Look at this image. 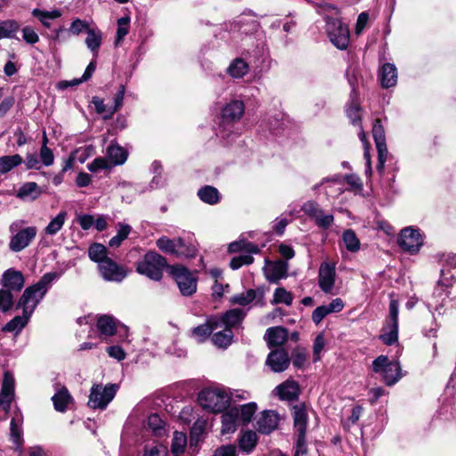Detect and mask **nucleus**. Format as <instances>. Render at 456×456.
I'll return each instance as SVG.
<instances>
[{"label": "nucleus", "mask_w": 456, "mask_h": 456, "mask_svg": "<svg viewBox=\"0 0 456 456\" xmlns=\"http://www.w3.org/2000/svg\"><path fill=\"white\" fill-rule=\"evenodd\" d=\"M58 278L56 273H47L42 276L38 282L28 287L18 302V307L22 309L25 314L32 315L38 303L46 294L52 282Z\"/></svg>", "instance_id": "obj_1"}, {"label": "nucleus", "mask_w": 456, "mask_h": 456, "mask_svg": "<svg viewBox=\"0 0 456 456\" xmlns=\"http://www.w3.org/2000/svg\"><path fill=\"white\" fill-rule=\"evenodd\" d=\"M24 224V220H18L12 222L9 226V231L12 233L9 242V248L12 252H20L26 248L37 236V227H23Z\"/></svg>", "instance_id": "obj_2"}, {"label": "nucleus", "mask_w": 456, "mask_h": 456, "mask_svg": "<svg viewBox=\"0 0 456 456\" xmlns=\"http://www.w3.org/2000/svg\"><path fill=\"white\" fill-rule=\"evenodd\" d=\"M230 400L228 393L217 387L205 388L198 396L200 405L211 412H221L226 410Z\"/></svg>", "instance_id": "obj_3"}, {"label": "nucleus", "mask_w": 456, "mask_h": 456, "mask_svg": "<svg viewBox=\"0 0 456 456\" xmlns=\"http://www.w3.org/2000/svg\"><path fill=\"white\" fill-rule=\"evenodd\" d=\"M167 265V260L159 254L150 251L136 265V271L154 281H160L163 270Z\"/></svg>", "instance_id": "obj_4"}, {"label": "nucleus", "mask_w": 456, "mask_h": 456, "mask_svg": "<svg viewBox=\"0 0 456 456\" xmlns=\"http://www.w3.org/2000/svg\"><path fill=\"white\" fill-rule=\"evenodd\" d=\"M372 370L381 376L387 386H393L402 378L398 362L390 361L386 355H379L372 362Z\"/></svg>", "instance_id": "obj_5"}, {"label": "nucleus", "mask_w": 456, "mask_h": 456, "mask_svg": "<svg viewBox=\"0 0 456 456\" xmlns=\"http://www.w3.org/2000/svg\"><path fill=\"white\" fill-rule=\"evenodd\" d=\"M118 389L116 384H94L90 390L88 406L92 409L104 410L113 400Z\"/></svg>", "instance_id": "obj_6"}, {"label": "nucleus", "mask_w": 456, "mask_h": 456, "mask_svg": "<svg viewBox=\"0 0 456 456\" xmlns=\"http://www.w3.org/2000/svg\"><path fill=\"white\" fill-rule=\"evenodd\" d=\"M326 32L331 44L339 50H346L349 45V28L338 19L326 18Z\"/></svg>", "instance_id": "obj_7"}, {"label": "nucleus", "mask_w": 456, "mask_h": 456, "mask_svg": "<svg viewBox=\"0 0 456 456\" xmlns=\"http://www.w3.org/2000/svg\"><path fill=\"white\" fill-rule=\"evenodd\" d=\"M157 247L164 253L176 256L193 257L196 255V248L192 245H187L182 238L169 239L167 236L160 237Z\"/></svg>", "instance_id": "obj_8"}, {"label": "nucleus", "mask_w": 456, "mask_h": 456, "mask_svg": "<svg viewBox=\"0 0 456 456\" xmlns=\"http://www.w3.org/2000/svg\"><path fill=\"white\" fill-rule=\"evenodd\" d=\"M398 314L399 303L396 299H391L389 304V320L382 328L379 339L387 346H391L398 340Z\"/></svg>", "instance_id": "obj_9"}, {"label": "nucleus", "mask_w": 456, "mask_h": 456, "mask_svg": "<svg viewBox=\"0 0 456 456\" xmlns=\"http://www.w3.org/2000/svg\"><path fill=\"white\" fill-rule=\"evenodd\" d=\"M170 273L183 296H191L197 289L196 277L183 265H173Z\"/></svg>", "instance_id": "obj_10"}, {"label": "nucleus", "mask_w": 456, "mask_h": 456, "mask_svg": "<svg viewBox=\"0 0 456 456\" xmlns=\"http://www.w3.org/2000/svg\"><path fill=\"white\" fill-rule=\"evenodd\" d=\"M398 243L404 251L416 253L423 244L422 235L419 230L407 227L401 231Z\"/></svg>", "instance_id": "obj_11"}, {"label": "nucleus", "mask_w": 456, "mask_h": 456, "mask_svg": "<svg viewBox=\"0 0 456 456\" xmlns=\"http://www.w3.org/2000/svg\"><path fill=\"white\" fill-rule=\"evenodd\" d=\"M10 439L14 445V450L22 453L23 439V414L17 407L13 411V415L10 423Z\"/></svg>", "instance_id": "obj_12"}, {"label": "nucleus", "mask_w": 456, "mask_h": 456, "mask_svg": "<svg viewBox=\"0 0 456 456\" xmlns=\"http://www.w3.org/2000/svg\"><path fill=\"white\" fill-rule=\"evenodd\" d=\"M98 269L102 278L108 281L120 282L127 275L126 270L111 258L105 259L98 265Z\"/></svg>", "instance_id": "obj_13"}, {"label": "nucleus", "mask_w": 456, "mask_h": 456, "mask_svg": "<svg viewBox=\"0 0 456 456\" xmlns=\"http://www.w3.org/2000/svg\"><path fill=\"white\" fill-rule=\"evenodd\" d=\"M372 134L376 143L379 154V163L377 168L381 171L387 156V148L386 144L385 131L379 119H376L372 128Z\"/></svg>", "instance_id": "obj_14"}, {"label": "nucleus", "mask_w": 456, "mask_h": 456, "mask_svg": "<svg viewBox=\"0 0 456 456\" xmlns=\"http://www.w3.org/2000/svg\"><path fill=\"white\" fill-rule=\"evenodd\" d=\"M280 416L275 411L266 410L256 420V428L262 434H270L278 428Z\"/></svg>", "instance_id": "obj_15"}, {"label": "nucleus", "mask_w": 456, "mask_h": 456, "mask_svg": "<svg viewBox=\"0 0 456 456\" xmlns=\"http://www.w3.org/2000/svg\"><path fill=\"white\" fill-rule=\"evenodd\" d=\"M335 265L327 262L322 263L319 268L318 284L325 293H331L335 284Z\"/></svg>", "instance_id": "obj_16"}, {"label": "nucleus", "mask_w": 456, "mask_h": 456, "mask_svg": "<svg viewBox=\"0 0 456 456\" xmlns=\"http://www.w3.org/2000/svg\"><path fill=\"white\" fill-rule=\"evenodd\" d=\"M290 359L284 349H274L271 351L266 359V365L273 372H282L288 369Z\"/></svg>", "instance_id": "obj_17"}, {"label": "nucleus", "mask_w": 456, "mask_h": 456, "mask_svg": "<svg viewBox=\"0 0 456 456\" xmlns=\"http://www.w3.org/2000/svg\"><path fill=\"white\" fill-rule=\"evenodd\" d=\"M14 398V379L9 373H4L1 392H0V409L8 412L11 403Z\"/></svg>", "instance_id": "obj_18"}, {"label": "nucleus", "mask_w": 456, "mask_h": 456, "mask_svg": "<svg viewBox=\"0 0 456 456\" xmlns=\"http://www.w3.org/2000/svg\"><path fill=\"white\" fill-rule=\"evenodd\" d=\"M2 285L4 289L12 292H19L24 286V277L21 272L8 269L3 274Z\"/></svg>", "instance_id": "obj_19"}, {"label": "nucleus", "mask_w": 456, "mask_h": 456, "mask_svg": "<svg viewBox=\"0 0 456 456\" xmlns=\"http://www.w3.org/2000/svg\"><path fill=\"white\" fill-rule=\"evenodd\" d=\"M288 268L289 265L281 260L268 262L264 269L265 278L270 282L277 283L287 276Z\"/></svg>", "instance_id": "obj_20"}, {"label": "nucleus", "mask_w": 456, "mask_h": 456, "mask_svg": "<svg viewBox=\"0 0 456 456\" xmlns=\"http://www.w3.org/2000/svg\"><path fill=\"white\" fill-rule=\"evenodd\" d=\"M245 111V105L242 101L234 100L227 103L222 110L223 123L239 121Z\"/></svg>", "instance_id": "obj_21"}, {"label": "nucleus", "mask_w": 456, "mask_h": 456, "mask_svg": "<svg viewBox=\"0 0 456 456\" xmlns=\"http://www.w3.org/2000/svg\"><path fill=\"white\" fill-rule=\"evenodd\" d=\"M245 312L241 309H232L227 311L223 316H214L218 320V329L224 328L230 329L235 328L245 317Z\"/></svg>", "instance_id": "obj_22"}, {"label": "nucleus", "mask_w": 456, "mask_h": 456, "mask_svg": "<svg viewBox=\"0 0 456 456\" xmlns=\"http://www.w3.org/2000/svg\"><path fill=\"white\" fill-rule=\"evenodd\" d=\"M218 329V320L210 316L206 322L200 324L191 330V337L199 343L206 341L211 333Z\"/></svg>", "instance_id": "obj_23"}, {"label": "nucleus", "mask_w": 456, "mask_h": 456, "mask_svg": "<svg viewBox=\"0 0 456 456\" xmlns=\"http://www.w3.org/2000/svg\"><path fill=\"white\" fill-rule=\"evenodd\" d=\"M293 419L296 435L305 436L308 418L304 405L294 406Z\"/></svg>", "instance_id": "obj_24"}, {"label": "nucleus", "mask_w": 456, "mask_h": 456, "mask_svg": "<svg viewBox=\"0 0 456 456\" xmlns=\"http://www.w3.org/2000/svg\"><path fill=\"white\" fill-rule=\"evenodd\" d=\"M277 395L281 400L292 401L299 394V386L293 379H287L276 387Z\"/></svg>", "instance_id": "obj_25"}, {"label": "nucleus", "mask_w": 456, "mask_h": 456, "mask_svg": "<svg viewBox=\"0 0 456 456\" xmlns=\"http://www.w3.org/2000/svg\"><path fill=\"white\" fill-rule=\"evenodd\" d=\"M239 409L234 407L222 415V434L233 433L236 430L239 421Z\"/></svg>", "instance_id": "obj_26"}, {"label": "nucleus", "mask_w": 456, "mask_h": 456, "mask_svg": "<svg viewBox=\"0 0 456 456\" xmlns=\"http://www.w3.org/2000/svg\"><path fill=\"white\" fill-rule=\"evenodd\" d=\"M379 77L381 86L389 88L395 86L397 82V69L394 64L385 63L380 71Z\"/></svg>", "instance_id": "obj_27"}, {"label": "nucleus", "mask_w": 456, "mask_h": 456, "mask_svg": "<svg viewBox=\"0 0 456 456\" xmlns=\"http://www.w3.org/2000/svg\"><path fill=\"white\" fill-rule=\"evenodd\" d=\"M266 340L269 347L281 346L288 338L287 330L282 327H273L266 330Z\"/></svg>", "instance_id": "obj_28"}, {"label": "nucleus", "mask_w": 456, "mask_h": 456, "mask_svg": "<svg viewBox=\"0 0 456 456\" xmlns=\"http://www.w3.org/2000/svg\"><path fill=\"white\" fill-rule=\"evenodd\" d=\"M97 329L101 335L110 337L116 333L117 321L110 315H102L98 318Z\"/></svg>", "instance_id": "obj_29"}, {"label": "nucleus", "mask_w": 456, "mask_h": 456, "mask_svg": "<svg viewBox=\"0 0 456 456\" xmlns=\"http://www.w3.org/2000/svg\"><path fill=\"white\" fill-rule=\"evenodd\" d=\"M107 159L112 165H122L127 159L126 151L118 144L111 143L107 148Z\"/></svg>", "instance_id": "obj_30"}, {"label": "nucleus", "mask_w": 456, "mask_h": 456, "mask_svg": "<svg viewBox=\"0 0 456 456\" xmlns=\"http://www.w3.org/2000/svg\"><path fill=\"white\" fill-rule=\"evenodd\" d=\"M20 28L19 21L16 20H4L0 21V40L4 38H16L17 33Z\"/></svg>", "instance_id": "obj_31"}, {"label": "nucleus", "mask_w": 456, "mask_h": 456, "mask_svg": "<svg viewBox=\"0 0 456 456\" xmlns=\"http://www.w3.org/2000/svg\"><path fill=\"white\" fill-rule=\"evenodd\" d=\"M226 71L232 78H242L248 73L249 67L243 59L236 58L230 63Z\"/></svg>", "instance_id": "obj_32"}, {"label": "nucleus", "mask_w": 456, "mask_h": 456, "mask_svg": "<svg viewBox=\"0 0 456 456\" xmlns=\"http://www.w3.org/2000/svg\"><path fill=\"white\" fill-rule=\"evenodd\" d=\"M54 409L58 411L63 412L67 410L68 405L72 403V397L66 387H61L52 397Z\"/></svg>", "instance_id": "obj_33"}, {"label": "nucleus", "mask_w": 456, "mask_h": 456, "mask_svg": "<svg viewBox=\"0 0 456 456\" xmlns=\"http://www.w3.org/2000/svg\"><path fill=\"white\" fill-rule=\"evenodd\" d=\"M86 34L87 36L85 43L93 54L97 56L102 41V34L99 29L94 28L87 29Z\"/></svg>", "instance_id": "obj_34"}, {"label": "nucleus", "mask_w": 456, "mask_h": 456, "mask_svg": "<svg viewBox=\"0 0 456 456\" xmlns=\"http://www.w3.org/2000/svg\"><path fill=\"white\" fill-rule=\"evenodd\" d=\"M41 194V190L38 185L34 182L25 183L21 185L17 192V197L26 200H36Z\"/></svg>", "instance_id": "obj_35"}, {"label": "nucleus", "mask_w": 456, "mask_h": 456, "mask_svg": "<svg viewBox=\"0 0 456 456\" xmlns=\"http://www.w3.org/2000/svg\"><path fill=\"white\" fill-rule=\"evenodd\" d=\"M32 15L37 18L44 27L50 28V20L60 18L61 16V12L58 9H54L53 11H44L36 8L32 11Z\"/></svg>", "instance_id": "obj_36"}, {"label": "nucleus", "mask_w": 456, "mask_h": 456, "mask_svg": "<svg viewBox=\"0 0 456 456\" xmlns=\"http://www.w3.org/2000/svg\"><path fill=\"white\" fill-rule=\"evenodd\" d=\"M67 216L68 214L66 211H61L45 228V234L50 236L57 234L63 227Z\"/></svg>", "instance_id": "obj_37"}, {"label": "nucleus", "mask_w": 456, "mask_h": 456, "mask_svg": "<svg viewBox=\"0 0 456 456\" xmlns=\"http://www.w3.org/2000/svg\"><path fill=\"white\" fill-rule=\"evenodd\" d=\"M22 163L19 154L0 157V174H6Z\"/></svg>", "instance_id": "obj_38"}, {"label": "nucleus", "mask_w": 456, "mask_h": 456, "mask_svg": "<svg viewBox=\"0 0 456 456\" xmlns=\"http://www.w3.org/2000/svg\"><path fill=\"white\" fill-rule=\"evenodd\" d=\"M232 337V331L230 329L224 328L223 330L215 332L212 336L211 340L215 346L225 348L229 345H231Z\"/></svg>", "instance_id": "obj_39"}, {"label": "nucleus", "mask_w": 456, "mask_h": 456, "mask_svg": "<svg viewBox=\"0 0 456 456\" xmlns=\"http://www.w3.org/2000/svg\"><path fill=\"white\" fill-rule=\"evenodd\" d=\"M29 318L30 315L25 314V313L22 312L21 316H15L10 322H7L4 328V330L7 332L19 333L26 326Z\"/></svg>", "instance_id": "obj_40"}, {"label": "nucleus", "mask_w": 456, "mask_h": 456, "mask_svg": "<svg viewBox=\"0 0 456 456\" xmlns=\"http://www.w3.org/2000/svg\"><path fill=\"white\" fill-rule=\"evenodd\" d=\"M199 198L205 203L214 205L219 201V192L213 186L206 185L198 191Z\"/></svg>", "instance_id": "obj_41"}, {"label": "nucleus", "mask_w": 456, "mask_h": 456, "mask_svg": "<svg viewBox=\"0 0 456 456\" xmlns=\"http://www.w3.org/2000/svg\"><path fill=\"white\" fill-rule=\"evenodd\" d=\"M228 249L232 253L244 251L249 254H256L259 252L258 247L247 240L233 241L229 244Z\"/></svg>", "instance_id": "obj_42"}, {"label": "nucleus", "mask_w": 456, "mask_h": 456, "mask_svg": "<svg viewBox=\"0 0 456 456\" xmlns=\"http://www.w3.org/2000/svg\"><path fill=\"white\" fill-rule=\"evenodd\" d=\"M325 183H330L329 186H326L325 187V190H326V194L328 196H330V192L328 191V188H330L331 185H338V187L334 191V194H331L330 196L332 197H335V196H338L339 194H341L343 192V188H342V176L341 175H335L331 178H324L322 179V181L320 183H316L315 185L313 186V191H317L320 186L325 184Z\"/></svg>", "instance_id": "obj_43"}, {"label": "nucleus", "mask_w": 456, "mask_h": 456, "mask_svg": "<svg viewBox=\"0 0 456 456\" xmlns=\"http://www.w3.org/2000/svg\"><path fill=\"white\" fill-rule=\"evenodd\" d=\"M88 256L92 261L98 263V265L105 261V259L110 258L107 256V248L100 243H94L90 246Z\"/></svg>", "instance_id": "obj_44"}, {"label": "nucleus", "mask_w": 456, "mask_h": 456, "mask_svg": "<svg viewBox=\"0 0 456 456\" xmlns=\"http://www.w3.org/2000/svg\"><path fill=\"white\" fill-rule=\"evenodd\" d=\"M256 442H257L256 434L254 431L249 430V431H246L241 436L240 442H239V445L242 451H244L246 452H249L255 448Z\"/></svg>", "instance_id": "obj_45"}, {"label": "nucleus", "mask_w": 456, "mask_h": 456, "mask_svg": "<svg viewBox=\"0 0 456 456\" xmlns=\"http://www.w3.org/2000/svg\"><path fill=\"white\" fill-rule=\"evenodd\" d=\"M186 436L183 432L175 431L173 435L171 452L174 456H179L184 451Z\"/></svg>", "instance_id": "obj_46"}, {"label": "nucleus", "mask_w": 456, "mask_h": 456, "mask_svg": "<svg viewBox=\"0 0 456 456\" xmlns=\"http://www.w3.org/2000/svg\"><path fill=\"white\" fill-rule=\"evenodd\" d=\"M130 17L126 15L118 20V29L115 40V45H118L124 37L129 33Z\"/></svg>", "instance_id": "obj_47"}, {"label": "nucleus", "mask_w": 456, "mask_h": 456, "mask_svg": "<svg viewBox=\"0 0 456 456\" xmlns=\"http://www.w3.org/2000/svg\"><path fill=\"white\" fill-rule=\"evenodd\" d=\"M148 428L157 436H161L165 433V423L158 414L149 416Z\"/></svg>", "instance_id": "obj_48"}, {"label": "nucleus", "mask_w": 456, "mask_h": 456, "mask_svg": "<svg viewBox=\"0 0 456 456\" xmlns=\"http://www.w3.org/2000/svg\"><path fill=\"white\" fill-rule=\"evenodd\" d=\"M343 241L347 250L355 252L360 248V241L352 230H346L343 233Z\"/></svg>", "instance_id": "obj_49"}, {"label": "nucleus", "mask_w": 456, "mask_h": 456, "mask_svg": "<svg viewBox=\"0 0 456 456\" xmlns=\"http://www.w3.org/2000/svg\"><path fill=\"white\" fill-rule=\"evenodd\" d=\"M256 409L257 405L256 403H248L241 405L240 409L239 410V419H240L244 425L248 424L251 421V419Z\"/></svg>", "instance_id": "obj_50"}, {"label": "nucleus", "mask_w": 456, "mask_h": 456, "mask_svg": "<svg viewBox=\"0 0 456 456\" xmlns=\"http://www.w3.org/2000/svg\"><path fill=\"white\" fill-rule=\"evenodd\" d=\"M130 232L131 227L128 224H120L117 235L110 240L109 245L112 248H118L121 242L127 238Z\"/></svg>", "instance_id": "obj_51"}, {"label": "nucleus", "mask_w": 456, "mask_h": 456, "mask_svg": "<svg viewBox=\"0 0 456 456\" xmlns=\"http://www.w3.org/2000/svg\"><path fill=\"white\" fill-rule=\"evenodd\" d=\"M293 302V295L284 288H277L273 293V304H285L290 305Z\"/></svg>", "instance_id": "obj_52"}, {"label": "nucleus", "mask_w": 456, "mask_h": 456, "mask_svg": "<svg viewBox=\"0 0 456 456\" xmlns=\"http://www.w3.org/2000/svg\"><path fill=\"white\" fill-rule=\"evenodd\" d=\"M167 448L161 444H146L143 449V456H167Z\"/></svg>", "instance_id": "obj_53"}, {"label": "nucleus", "mask_w": 456, "mask_h": 456, "mask_svg": "<svg viewBox=\"0 0 456 456\" xmlns=\"http://www.w3.org/2000/svg\"><path fill=\"white\" fill-rule=\"evenodd\" d=\"M13 306V294L5 289H0V311L7 312Z\"/></svg>", "instance_id": "obj_54"}, {"label": "nucleus", "mask_w": 456, "mask_h": 456, "mask_svg": "<svg viewBox=\"0 0 456 456\" xmlns=\"http://www.w3.org/2000/svg\"><path fill=\"white\" fill-rule=\"evenodd\" d=\"M256 297V291L254 289H248L240 295H236L232 298L233 304L240 305H247L251 303Z\"/></svg>", "instance_id": "obj_55"}, {"label": "nucleus", "mask_w": 456, "mask_h": 456, "mask_svg": "<svg viewBox=\"0 0 456 456\" xmlns=\"http://www.w3.org/2000/svg\"><path fill=\"white\" fill-rule=\"evenodd\" d=\"M39 160L45 167H50L54 162V155L48 146L42 145L39 152Z\"/></svg>", "instance_id": "obj_56"}, {"label": "nucleus", "mask_w": 456, "mask_h": 456, "mask_svg": "<svg viewBox=\"0 0 456 456\" xmlns=\"http://www.w3.org/2000/svg\"><path fill=\"white\" fill-rule=\"evenodd\" d=\"M314 221L318 227L327 229L332 224L334 217L330 214H325L322 209L320 214L314 218Z\"/></svg>", "instance_id": "obj_57"}, {"label": "nucleus", "mask_w": 456, "mask_h": 456, "mask_svg": "<svg viewBox=\"0 0 456 456\" xmlns=\"http://www.w3.org/2000/svg\"><path fill=\"white\" fill-rule=\"evenodd\" d=\"M253 256L249 254L240 255L233 257L230 262V266L233 270L240 268L242 265H250L253 263Z\"/></svg>", "instance_id": "obj_58"}, {"label": "nucleus", "mask_w": 456, "mask_h": 456, "mask_svg": "<svg viewBox=\"0 0 456 456\" xmlns=\"http://www.w3.org/2000/svg\"><path fill=\"white\" fill-rule=\"evenodd\" d=\"M22 38L23 40L29 44L34 45L39 41V37L35 31V29L29 26H25L22 29Z\"/></svg>", "instance_id": "obj_59"}, {"label": "nucleus", "mask_w": 456, "mask_h": 456, "mask_svg": "<svg viewBox=\"0 0 456 456\" xmlns=\"http://www.w3.org/2000/svg\"><path fill=\"white\" fill-rule=\"evenodd\" d=\"M124 95H125V86L123 85H121L119 86L118 93L115 95L114 106L108 110L109 111L108 117L112 116L115 112H117L121 108V106L123 104Z\"/></svg>", "instance_id": "obj_60"}, {"label": "nucleus", "mask_w": 456, "mask_h": 456, "mask_svg": "<svg viewBox=\"0 0 456 456\" xmlns=\"http://www.w3.org/2000/svg\"><path fill=\"white\" fill-rule=\"evenodd\" d=\"M87 29H89L87 22L80 19H75L69 27V32L75 36L79 35L83 31L86 32Z\"/></svg>", "instance_id": "obj_61"}, {"label": "nucleus", "mask_w": 456, "mask_h": 456, "mask_svg": "<svg viewBox=\"0 0 456 456\" xmlns=\"http://www.w3.org/2000/svg\"><path fill=\"white\" fill-rule=\"evenodd\" d=\"M302 210L305 214L309 216L312 219H314L318 214L321 212V208L318 207V204L314 201L309 200L302 206Z\"/></svg>", "instance_id": "obj_62"}, {"label": "nucleus", "mask_w": 456, "mask_h": 456, "mask_svg": "<svg viewBox=\"0 0 456 456\" xmlns=\"http://www.w3.org/2000/svg\"><path fill=\"white\" fill-rule=\"evenodd\" d=\"M348 118L354 125H358L361 120L360 107L356 103H352L346 110Z\"/></svg>", "instance_id": "obj_63"}, {"label": "nucleus", "mask_w": 456, "mask_h": 456, "mask_svg": "<svg viewBox=\"0 0 456 456\" xmlns=\"http://www.w3.org/2000/svg\"><path fill=\"white\" fill-rule=\"evenodd\" d=\"M213 456H237L234 445H225L216 450Z\"/></svg>", "instance_id": "obj_64"}]
</instances>
